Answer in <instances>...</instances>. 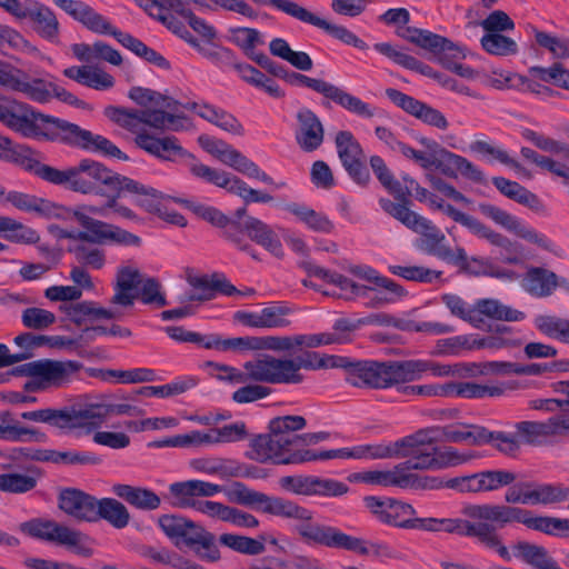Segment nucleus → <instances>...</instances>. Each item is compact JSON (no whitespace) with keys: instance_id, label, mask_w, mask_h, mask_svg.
<instances>
[{"instance_id":"5fc2aeb1","label":"nucleus","mask_w":569,"mask_h":569,"mask_svg":"<svg viewBox=\"0 0 569 569\" xmlns=\"http://www.w3.org/2000/svg\"><path fill=\"white\" fill-rule=\"evenodd\" d=\"M483 231L477 237L488 240L491 244L501 248V261L508 264H519L523 261V247L519 242H513L507 237L498 233L483 224Z\"/></svg>"},{"instance_id":"6ab92c4d","label":"nucleus","mask_w":569,"mask_h":569,"mask_svg":"<svg viewBox=\"0 0 569 569\" xmlns=\"http://www.w3.org/2000/svg\"><path fill=\"white\" fill-rule=\"evenodd\" d=\"M187 282L191 289L180 296L179 301L181 303L209 301L214 299L217 293L228 297L240 293V290H238L222 273H213L212 276L188 273Z\"/></svg>"},{"instance_id":"0e129e2a","label":"nucleus","mask_w":569,"mask_h":569,"mask_svg":"<svg viewBox=\"0 0 569 569\" xmlns=\"http://www.w3.org/2000/svg\"><path fill=\"white\" fill-rule=\"evenodd\" d=\"M187 160L189 171L193 177L229 191V187L233 180L232 174L201 163L192 153L191 157L187 158Z\"/></svg>"},{"instance_id":"20e7f679","label":"nucleus","mask_w":569,"mask_h":569,"mask_svg":"<svg viewBox=\"0 0 569 569\" xmlns=\"http://www.w3.org/2000/svg\"><path fill=\"white\" fill-rule=\"evenodd\" d=\"M76 221L86 229V232L69 234L71 243L68 252L73 256L78 264L92 270H101L107 263L104 244L113 243L119 246L139 247L141 239L117 224L94 219L84 211H73Z\"/></svg>"},{"instance_id":"7c9ffc66","label":"nucleus","mask_w":569,"mask_h":569,"mask_svg":"<svg viewBox=\"0 0 569 569\" xmlns=\"http://www.w3.org/2000/svg\"><path fill=\"white\" fill-rule=\"evenodd\" d=\"M59 508L70 517L94 522L98 499L80 489L64 488L58 497Z\"/></svg>"},{"instance_id":"ddd939ff","label":"nucleus","mask_w":569,"mask_h":569,"mask_svg":"<svg viewBox=\"0 0 569 569\" xmlns=\"http://www.w3.org/2000/svg\"><path fill=\"white\" fill-rule=\"evenodd\" d=\"M198 142L207 152L218 158L222 163L248 178L257 179L266 184L273 183V179L261 170L257 163L223 140L201 134L198 138Z\"/></svg>"},{"instance_id":"09e8293b","label":"nucleus","mask_w":569,"mask_h":569,"mask_svg":"<svg viewBox=\"0 0 569 569\" xmlns=\"http://www.w3.org/2000/svg\"><path fill=\"white\" fill-rule=\"evenodd\" d=\"M284 210L293 214L300 222L315 232L331 233L335 230V223L327 214L316 211L307 204L291 202L286 204Z\"/></svg>"},{"instance_id":"412c9836","label":"nucleus","mask_w":569,"mask_h":569,"mask_svg":"<svg viewBox=\"0 0 569 569\" xmlns=\"http://www.w3.org/2000/svg\"><path fill=\"white\" fill-rule=\"evenodd\" d=\"M141 416L143 410L129 403H112L106 400L86 402L79 407L81 429L87 433L98 430L111 416Z\"/></svg>"},{"instance_id":"5701e85b","label":"nucleus","mask_w":569,"mask_h":569,"mask_svg":"<svg viewBox=\"0 0 569 569\" xmlns=\"http://www.w3.org/2000/svg\"><path fill=\"white\" fill-rule=\"evenodd\" d=\"M479 210L483 216L490 218L497 224H500L507 230L515 232L518 237L535 243L547 251H555L556 246L553 241L550 240L546 234L538 232L533 228L521 224V222L515 216L508 213L501 208L490 203H480Z\"/></svg>"},{"instance_id":"4468645a","label":"nucleus","mask_w":569,"mask_h":569,"mask_svg":"<svg viewBox=\"0 0 569 569\" xmlns=\"http://www.w3.org/2000/svg\"><path fill=\"white\" fill-rule=\"evenodd\" d=\"M279 486L286 492L305 497L333 498L349 491L342 481L312 475L283 476L279 479Z\"/></svg>"},{"instance_id":"69168bd1","label":"nucleus","mask_w":569,"mask_h":569,"mask_svg":"<svg viewBox=\"0 0 569 569\" xmlns=\"http://www.w3.org/2000/svg\"><path fill=\"white\" fill-rule=\"evenodd\" d=\"M307 420L302 416H280L269 421V431L281 436L291 442L292 448H299V436L296 431L302 430Z\"/></svg>"},{"instance_id":"37998d69","label":"nucleus","mask_w":569,"mask_h":569,"mask_svg":"<svg viewBox=\"0 0 569 569\" xmlns=\"http://www.w3.org/2000/svg\"><path fill=\"white\" fill-rule=\"evenodd\" d=\"M517 385L513 382L499 386L480 385L473 381L449 382V397H460L465 399H483L486 397H499L507 390H513Z\"/></svg>"},{"instance_id":"9d476101","label":"nucleus","mask_w":569,"mask_h":569,"mask_svg":"<svg viewBox=\"0 0 569 569\" xmlns=\"http://www.w3.org/2000/svg\"><path fill=\"white\" fill-rule=\"evenodd\" d=\"M251 459L274 465H300L319 460L318 452L310 449L292 448L291 442L271 431L251 440Z\"/></svg>"},{"instance_id":"f03ea898","label":"nucleus","mask_w":569,"mask_h":569,"mask_svg":"<svg viewBox=\"0 0 569 569\" xmlns=\"http://www.w3.org/2000/svg\"><path fill=\"white\" fill-rule=\"evenodd\" d=\"M230 500L256 511L298 520L292 527V532L307 546L343 549L357 553L368 552L360 538L349 536L337 527L316 521L311 510L292 500L268 496L248 488L242 482L233 483Z\"/></svg>"},{"instance_id":"680f3d73","label":"nucleus","mask_w":569,"mask_h":569,"mask_svg":"<svg viewBox=\"0 0 569 569\" xmlns=\"http://www.w3.org/2000/svg\"><path fill=\"white\" fill-rule=\"evenodd\" d=\"M403 466L398 463L391 470H368L351 475L350 480L382 487L401 488Z\"/></svg>"},{"instance_id":"ea45409f","label":"nucleus","mask_w":569,"mask_h":569,"mask_svg":"<svg viewBox=\"0 0 569 569\" xmlns=\"http://www.w3.org/2000/svg\"><path fill=\"white\" fill-rule=\"evenodd\" d=\"M53 3L83 24L88 30L100 33L108 19L89 4L79 0H53Z\"/></svg>"},{"instance_id":"4d7b16f0","label":"nucleus","mask_w":569,"mask_h":569,"mask_svg":"<svg viewBox=\"0 0 569 569\" xmlns=\"http://www.w3.org/2000/svg\"><path fill=\"white\" fill-rule=\"evenodd\" d=\"M513 549L517 551L516 556L520 557L535 569L559 568L558 562L549 555L543 546L519 541L515 545Z\"/></svg>"},{"instance_id":"052dcab7","label":"nucleus","mask_w":569,"mask_h":569,"mask_svg":"<svg viewBox=\"0 0 569 569\" xmlns=\"http://www.w3.org/2000/svg\"><path fill=\"white\" fill-rule=\"evenodd\" d=\"M247 437L248 430L246 423L243 421H237L221 428L212 429L209 433L199 431L197 445L238 442L244 440Z\"/></svg>"},{"instance_id":"2f4dec72","label":"nucleus","mask_w":569,"mask_h":569,"mask_svg":"<svg viewBox=\"0 0 569 569\" xmlns=\"http://www.w3.org/2000/svg\"><path fill=\"white\" fill-rule=\"evenodd\" d=\"M298 128L295 133L296 142L305 152L320 148L325 139V129L317 114L308 108L297 113Z\"/></svg>"},{"instance_id":"c9c22d12","label":"nucleus","mask_w":569,"mask_h":569,"mask_svg":"<svg viewBox=\"0 0 569 569\" xmlns=\"http://www.w3.org/2000/svg\"><path fill=\"white\" fill-rule=\"evenodd\" d=\"M183 108L194 111L202 119L227 132L237 136L244 134V128L241 122L224 109L204 102H188L183 104Z\"/></svg>"},{"instance_id":"a19ab883","label":"nucleus","mask_w":569,"mask_h":569,"mask_svg":"<svg viewBox=\"0 0 569 569\" xmlns=\"http://www.w3.org/2000/svg\"><path fill=\"white\" fill-rule=\"evenodd\" d=\"M522 288L530 296L546 298L558 287V276L542 267H529L522 278Z\"/></svg>"},{"instance_id":"864d4df0","label":"nucleus","mask_w":569,"mask_h":569,"mask_svg":"<svg viewBox=\"0 0 569 569\" xmlns=\"http://www.w3.org/2000/svg\"><path fill=\"white\" fill-rule=\"evenodd\" d=\"M94 522L106 520L116 529H123L130 522L127 507L114 498L98 499Z\"/></svg>"},{"instance_id":"13d9d810","label":"nucleus","mask_w":569,"mask_h":569,"mask_svg":"<svg viewBox=\"0 0 569 569\" xmlns=\"http://www.w3.org/2000/svg\"><path fill=\"white\" fill-rule=\"evenodd\" d=\"M530 505H557L569 498V486L563 483H532L530 488Z\"/></svg>"},{"instance_id":"423d86ee","label":"nucleus","mask_w":569,"mask_h":569,"mask_svg":"<svg viewBox=\"0 0 569 569\" xmlns=\"http://www.w3.org/2000/svg\"><path fill=\"white\" fill-rule=\"evenodd\" d=\"M379 204L386 213L420 234L415 242L417 249L438 259L448 257L446 236L431 220L418 214L405 204H393V201L387 198H380Z\"/></svg>"},{"instance_id":"338daca9","label":"nucleus","mask_w":569,"mask_h":569,"mask_svg":"<svg viewBox=\"0 0 569 569\" xmlns=\"http://www.w3.org/2000/svg\"><path fill=\"white\" fill-rule=\"evenodd\" d=\"M219 542L237 552L249 556L261 555L266 550L264 537L262 536L260 539H254L240 535L222 533L219 537Z\"/></svg>"},{"instance_id":"f3484780","label":"nucleus","mask_w":569,"mask_h":569,"mask_svg":"<svg viewBox=\"0 0 569 569\" xmlns=\"http://www.w3.org/2000/svg\"><path fill=\"white\" fill-rule=\"evenodd\" d=\"M338 157L342 167L353 182L366 187L370 181V173L363 162V149L352 132L342 130L335 139Z\"/></svg>"},{"instance_id":"0eeeda50","label":"nucleus","mask_w":569,"mask_h":569,"mask_svg":"<svg viewBox=\"0 0 569 569\" xmlns=\"http://www.w3.org/2000/svg\"><path fill=\"white\" fill-rule=\"evenodd\" d=\"M428 371L436 377H447L452 373L450 366L435 363L429 360H375L372 389H388L396 387L398 383L416 381Z\"/></svg>"},{"instance_id":"4be33fe9","label":"nucleus","mask_w":569,"mask_h":569,"mask_svg":"<svg viewBox=\"0 0 569 569\" xmlns=\"http://www.w3.org/2000/svg\"><path fill=\"white\" fill-rule=\"evenodd\" d=\"M518 436L530 446H541L552 437L569 435V417L556 415L546 421H520L516 425Z\"/></svg>"},{"instance_id":"8fccbe9b","label":"nucleus","mask_w":569,"mask_h":569,"mask_svg":"<svg viewBox=\"0 0 569 569\" xmlns=\"http://www.w3.org/2000/svg\"><path fill=\"white\" fill-rule=\"evenodd\" d=\"M42 472L37 467L28 468L27 473L7 472L0 473V491L21 495L33 490Z\"/></svg>"},{"instance_id":"c85d7f7f","label":"nucleus","mask_w":569,"mask_h":569,"mask_svg":"<svg viewBox=\"0 0 569 569\" xmlns=\"http://www.w3.org/2000/svg\"><path fill=\"white\" fill-rule=\"evenodd\" d=\"M291 9L292 18L323 30L330 37L347 46L355 47L359 50L368 49V44L345 26L331 23L299 4Z\"/></svg>"},{"instance_id":"c756f323","label":"nucleus","mask_w":569,"mask_h":569,"mask_svg":"<svg viewBox=\"0 0 569 569\" xmlns=\"http://www.w3.org/2000/svg\"><path fill=\"white\" fill-rule=\"evenodd\" d=\"M406 32L407 34H403V40L431 52L438 57L439 61L440 57L448 56V53L453 58L465 57L463 50L446 37L417 27H411Z\"/></svg>"},{"instance_id":"6e6552de","label":"nucleus","mask_w":569,"mask_h":569,"mask_svg":"<svg viewBox=\"0 0 569 569\" xmlns=\"http://www.w3.org/2000/svg\"><path fill=\"white\" fill-rule=\"evenodd\" d=\"M106 197V208L111 209L119 217L127 220H137L138 216L129 207L120 204L119 199L129 197L136 206L147 212H157L160 210L163 198L162 192L157 189L126 176L121 178L119 183Z\"/></svg>"},{"instance_id":"c03bdc74","label":"nucleus","mask_w":569,"mask_h":569,"mask_svg":"<svg viewBox=\"0 0 569 569\" xmlns=\"http://www.w3.org/2000/svg\"><path fill=\"white\" fill-rule=\"evenodd\" d=\"M63 74L96 90H107L114 86V78L111 74L92 66H72L64 69Z\"/></svg>"},{"instance_id":"e2e57ef3","label":"nucleus","mask_w":569,"mask_h":569,"mask_svg":"<svg viewBox=\"0 0 569 569\" xmlns=\"http://www.w3.org/2000/svg\"><path fill=\"white\" fill-rule=\"evenodd\" d=\"M140 116L143 124L157 130L180 131L183 129L186 117L178 113H171L163 109H143Z\"/></svg>"},{"instance_id":"2eb2a0df","label":"nucleus","mask_w":569,"mask_h":569,"mask_svg":"<svg viewBox=\"0 0 569 569\" xmlns=\"http://www.w3.org/2000/svg\"><path fill=\"white\" fill-rule=\"evenodd\" d=\"M12 1L3 8L7 12L19 19H30L33 29L43 39L51 42L58 40L59 21L49 7L36 0H26L23 4L19 0Z\"/></svg>"},{"instance_id":"39448f33","label":"nucleus","mask_w":569,"mask_h":569,"mask_svg":"<svg viewBox=\"0 0 569 569\" xmlns=\"http://www.w3.org/2000/svg\"><path fill=\"white\" fill-rule=\"evenodd\" d=\"M82 367L76 360L39 359L14 367V373L29 378L24 391L43 392L68 386Z\"/></svg>"},{"instance_id":"cd10ccee","label":"nucleus","mask_w":569,"mask_h":569,"mask_svg":"<svg viewBox=\"0 0 569 569\" xmlns=\"http://www.w3.org/2000/svg\"><path fill=\"white\" fill-rule=\"evenodd\" d=\"M158 525L164 535L174 541L176 546L183 545L193 549L206 529L190 519L176 515H162Z\"/></svg>"},{"instance_id":"473e14b6","label":"nucleus","mask_w":569,"mask_h":569,"mask_svg":"<svg viewBox=\"0 0 569 569\" xmlns=\"http://www.w3.org/2000/svg\"><path fill=\"white\" fill-rule=\"evenodd\" d=\"M141 273L137 268L122 266L118 268L110 303L116 307L130 308L138 299L137 290L141 283Z\"/></svg>"},{"instance_id":"dca6fc26","label":"nucleus","mask_w":569,"mask_h":569,"mask_svg":"<svg viewBox=\"0 0 569 569\" xmlns=\"http://www.w3.org/2000/svg\"><path fill=\"white\" fill-rule=\"evenodd\" d=\"M418 530L473 537L485 546H495L497 543L490 523H473L461 518H422Z\"/></svg>"},{"instance_id":"f257e3e1","label":"nucleus","mask_w":569,"mask_h":569,"mask_svg":"<svg viewBox=\"0 0 569 569\" xmlns=\"http://www.w3.org/2000/svg\"><path fill=\"white\" fill-rule=\"evenodd\" d=\"M0 123L23 138L58 142L107 158L129 160L108 138L3 96H0Z\"/></svg>"},{"instance_id":"a878e982","label":"nucleus","mask_w":569,"mask_h":569,"mask_svg":"<svg viewBox=\"0 0 569 569\" xmlns=\"http://www.w3.org/2000/svg\"><path fill=\"white\" fill-rule=\"evenodd\" d=\"M462 512L471 519L497 523L500 528L512 522L525 525V518L528 516V509L490 503L468 505Z\"/></svg>"},{"instance_id":"7ed1b4c3","label":"nucleus","mask_w":569,"mask_h":569,"mask_svg":"<svg viewBox=\"0 0 569 569\" xmlns=\"http://www.w3.org/2000/svg\"><path fill=\"white\" fill-rule=\"evenodd\" d=\"M251 381L268 385H299L305 380L301 369L318 370L342 368L346 381L353 387L370 388L373 385L375 360H351L348 357L321 356L316 351H305L295 358H277L262 355L243 365Z\"/></svg>"},{"instance_id":"9b49d317","label":"nucleus","mask_w":569,"mask_h":569,"mask_svg":"<svg viewBox=\"0 0 569 569\" xmlns=\"http://www.w3.org/2000/svg\"><path fill=\"white\" fill-rule=\"evenodd\" d=\"M123 176L107 168L103 163L86 158L71 167L70 190L81 194L106 197Z\"/></svg>"},{"instance_id":"72a5a7b5","label":"nucleus","mask_w":569,"mask_h":569,"mask_svg":"<svg viewBox=\"0 0 569 569\" xmlns=\"http://www.w3.org/2000/svg\"><path fill=\"white\" fill-rule=\"evenodd\" d=\"M300 267L308 273V276L319 278L340 288L343 292L342 297L346 300H353L356 297L369 296L370 289L368 287L357 283L343 274L325 269L311 261H302Z\"/></svg>"},{"instance_id":"603ef678","label":"nucleus","mask_w":569,"mask_h":569,"mask_svg":"<svg viewBox=\"0 0 569 569\" xmlns=\"http://www.w3.org/2000/svg\"><path fill=\"white\" fill-rule=\"evenodd\" d=\"M489 436V430L483 426L458 422L447 425L446 441L468 446H483L487 445V437Z\"/></svg>"},{"instance_id":"6e6d98bb","label":"nucleus","mask_w":569,"mask_h":569,"mask_svg":"<svg viewBox=\"0 0 569 569\" xmlns=\"http://www.w3.org/2000/svg\"><path fill=\"white\" fill-rule=\"evenodd\" d=\"M0 237L14 243H34L39 239L33 229L6 216H0ZM7 249L8 246L0 241V252Z\"/></svg>"},{"instance_id":"79ce46f5","label":"nucleus","mask_w":569,"mask_h":569,"mask_svg":"<svg viewBox=\"0 0 569 569\" xmlns=\"http://www.w3.org/2000/svg\"><path fill=\"white\" fill-rule=\"evenodd\" d=\"M244 229L252 241L263 247L274 257H283L282 243L269 224L258 218L248 217L244 220Z\"/></svg>"},{"instance_id":"3c124183","label":"nucleus","mask_w":569,"mask_h":569,"mask_svg":"<svg viewBox=\"0 0 569 569\" xmlns=\"http://www.w3.org/2000/svg\"><path fill=\"white\" fill-rule=\"evenodd\" d=\"M367 287L370 289L369 296L361 298L368 299L365 302V306L368 308H381L396 302L407 295L402 286L389 278L380 279V282L376 284L377 288ZM358 298L359 297H356V299Z\"/></svg>"},{"instance_id":"1a4fd4ad","label":"nucleus","mask_w":569,"mask_h":569,"mask_svg":"<svg viewBox=\"0 0 569 569\" xmlns=\"http://www.w3.org/2000/svg\"><path fill=\"white\" fill-rule=\"evenodd\" d=\"M398 151L403 157L418 163L423 169L432 167L441 169L448 177H456L459 172L465 178L481 183L485 181L483 172L467 158L453 153L447 149L438 150V156L428 154L427 152L416 150L405 142L398 143Z\"/></svg>"},{"instance_id":"e433bc0d","label":"nucleus","mask_w":569,"mask_h":569,"mask_svg":"<svg viewBox=\"0 0 569 569\" xmlns=\"http://www.w3.org/2000/svg\"><path fill=\"white\" fill-rule=\"evenodd\" d=\"M447 426L428 427L419 429L410 436L399 439V446L406 452L407 457H416L419 453L430 452L435 443L446 441Z\"/></svg>"},{"instance_id":"bf43d9fd","label":"nucleus","mask_w":569,"mask_h":569,"mask_svg":"<svg viewBox=\"0 0 569 569\" xmlns=\"http://www.w3.org/2000/svg\"><path fill=\"white\" fill-rule=\"evenodd\" d=\"M388 508L386 525L402 529H419L422 518L415 517L416 509L410 503L391 498Z\"/></svg>"},{"instance_id":"4c0bfd02","label":"nucleus","mask_w":569,"mask_h":569,"mask_svg":"<svg viewBox=\"0 0 569 569\" xmlns=\"http://www.w3.org/2000/svg\"><path fill=\"white\" fill-rule=\"evenodd\" d=\"M477 457L478 456L475 452H459L453 447H447L445 449L431 447L430 452L420 453V458H418L420 462H417L416 466L439 470L466 463Z\"/></svg>"},{"instance_id":"f8f14e48","label":"nucleus","mask_w":569,"mask_h":569,"mask_svg":"<svg viewBox=\"0 0 569 569\" xmlns=\"http://www.w3.org/2000/svg\"><path fill=\"white\" fill-rule=\"evenodd\" d=\"M283 80L290 84L303 86L318 93H321L347 111L359 117L372 118L376 116V108H372L369 103L362 101L360 98L352 96L343 89L325 80L310 78L302 73L289 71L288 69L283 74Z\"/></svg>"},{"instance_id":"b1692460","label":"nucleus","mask_w":569,"mask_h":569,"mask_svg":"<svg viewBox=\"0 0 569 569\" xmlns=\"http://www.w3.org/2000/svg\"><path fill=\"white\" fill-rule=\"evenodd\" d=\"M319 460L330 459H388V458H406V452L399 446V440L385 445H360L351 449L340 448L332 450L318 451Z\"/></svg>"},{"instance_id":"393cba45","label":"nucleus","mask_w":569,"mask_h":569,"mask_svg":"<svg viewBox=\"0 0 569 569\" xmlns=\"http://www.w3.org/2000/svg\"><path fill=\"white\" fill-rule=\"evenodd\" d=\"M386 94L397 107L425 123L440 130H446L449 127L447 118L438 109L393 88H388Z\"/></svg>"},{"instance_id":"49530a36","label":"nucleus","mask_w":569,"mask_h":569,"mask_svg":"<svg viewBox=\"0 0 569 569\" xmlns=\"http://www.w3.org/2000/svg\"><path fill=\"white\" fill-rule=\"evenodd\" d=\"M407 458L408 459L406 461L401 462V466H403L401 489L433 490L446 488V480L441 478L419 476L412 472V470H435L433 468H420L416 466L417 462H420L418 460V458H420V453L416 457Z\"/></svg>"},{"instance_id":"a18cd8bd","label":"nucleus","mask_w":569,"mask_h":569,"mask_svg":"<svg viewBox=\"0 0 569 569\" xmlns=\"http://www.w3.org/2000/svg\"><path fill=\"white\" fill-rule=\"evenodd\" d=\"M475 310H477V318L479 319V322L473 323V327L477 329H481L485 326L483 316L501 321H521L525 319L522 311L506 306L496 299L477 300Z\"/></svg>"},{"instance_id":"aec40b11","label":"nucleus","mask_w":569,"mask_h":569,"mask_svg":"<svg viewBox=\"0 0 569 569\" xmlns=\"http://www.w3.org/2000/svg\"><path fill=\"white\" fill-rule=\"evenodd\" d=\"M0 86L22 93L28 99L44 103L48 99L46 80L31 78L24 71L0 60Z\"/></svg>"},{"instance_id":"bb28decb","label":"nucleus","mask_w":569,"mask_h":569,"mask_svg":"<svg viewBox=\"0 0 569 569\" xmlns=\"http://www.w3.org/2000/svg\"><path fill=\"white\" fill-rule=\"evenodd\" d=\"M134 143L149 154L169 162H177L180 159L191 157V153L184 149L176 136L156 137L148 132L138 134Z\"/></svg>"},{"instance_id":"58836bf2","label":"nucleus","mask_w":569,"mask_h":569,"mask_svg":"<svg viewBox=\"0 0 569 569\" xmlns=\"http://www.w3.org/2000/svg\"><path fill=\"white\" fill-rule=\"evenodd\" d=\"M112 492L131 507L142 511H153L161 506V498L151 489L124 483L112 486Z\"/></svg>"},{"instance_id":"de8ad7c7","label":"nucleus","mask_w":569,"mask_h":569,"mask_svg":"<svg viewBox=\"0 0 569 569\" xmlns=\"http://www.w3.org/2000/svg\"><path fill=\"white\" fill-rule=\"evenodd\" d=\"M491 181L505 197L535 211H541L543 209V203L539 197L517 181H511L503 177H493Z\"/></svg>"},{"instance_id":"774afa93","label":"nucleus","mask_w":569,"mask_h":569,"mask_svg":"<svg viewBox=\"0 0 569 569\" xmlns=\"http://www.w3.org/2000/svg\"><path fill=\"white\" fill-rule=\"evenodd\" d=\"M228 41L240 48L250 59L254 57V49L262 44L260 32L253 28L232 27L228 30Z\"/></svg>"},{"instance_id":"f704fd0d","label":"nucleus","mask_w":569,"mask_h":569,"mask_svg":"<svg viewBox=\"0 0 569 569\" xmlns=\"http://www.w3.org/2000/svg\"><path fill=\"white\" fill-rule=\"evenodd\" d=\"M21 418L34 422L48 423L59 429H81L82 423L79 417V408H44L33 411H24Z\"/></svg>"},{"instance_id":"a211bd4d","label":"nucleus","mask_w":569,"mask_h":569,"mask_svg":"<svg viewBox=\"0 0 569 569\" xmlns=\"http://www.w3.org/2000/svg\"><path fill=\"white\" fill-rule=\"evenodd\" d=\"M22 531L33 538L54 542L60 546L73 548L78 553L89 556L88 549L81 546L82 535L80 531L70 529L51 520H31L21 525Z\"/></svg>"}]
</instances>
